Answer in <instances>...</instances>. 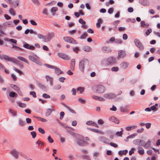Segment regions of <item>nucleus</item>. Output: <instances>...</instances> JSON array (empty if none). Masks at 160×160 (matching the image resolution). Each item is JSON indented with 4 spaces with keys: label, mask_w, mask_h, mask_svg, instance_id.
Returning <instances> with one entry per match:
<instances>
[{
    "label": "nucleus",
    "mask_w": 160,
    "mask_h": 160,
    "mask_svg": "<svg viewBox=\"0 0 160 160\" xmlns=\"http://www.w3.org/2000/svg\"><path fill=\"white\" fill-rule=\"evenodd\" d=\"M144 142V141L143 140L140 139H136L134 140L133 141V142L135 145H138V146H140V145L142 146L143 143Z\"/></svg>",
    "instance_id": "obj_15"
},
{
    "label": "nucleus",
    "mask_w": 160,
    "mask_h": 160,
    "mask_svg": "<svg viewBox=\"0 0 160 160\" xmlns=\"http://www.w3.org/2000/svg\"><path fill=\"white\" fill-rule=\"evenodd\" d=\"M87 37V33L86 32H85L81 36V37H80V38L81 39H85Z\"/></svg>",
    "instance_id": "obj_45"
},
{
    "label": "nucleus",
    "mask_w": 160,
    "mask_h": 160,
    "mask_svg": "<svg viewBox=\"0 0 160 160\" xmlns=\"http://www.w3.org/2000/svg\"><path fill=\"white\" fill-rule=\"evenodd\" d=\"M83 158L84 159H85L86 160H90V159L89 156L87 155H84L82 156Z\"/></svg>",
    "instance_id": "obj_62"
},
{
    "label": "nucleus",
    "mask_w": 160,
    "mask_h": 160,
    "mask_svg": "<svg viewBox=\"0 0 160 160\" xmlns=\"http://www.w3.org/2000/svg\"><path fill=\"white\" fill-rule=\"evenodd\" d=\"M42 13L44 14L48 15V9L47 8H44L42 10Z\"/></svg>",
    "instance_id": "obj_52"
},
{
    "label": "nucleus",
    "mask_w": 160,
    "mask_h": 160,
    "mask_svg": "<svg viewBox=\"0 0 160 160\" xmlns=\"http://www.w3.org/2000/svg\"><path fill=\"white\" fill-rule=\"evenodd\" d=\"M38 38L40 39H44V36L42 34L40 33L37 34Z\"/></svg>",
    "instance_id": "obj_47"
},
{
    "label": "nucleus",
    "mask_w": 160,
    "mask_h": 160,
    "mask_svg": "<svg viewBox=\"0 0 160 160\" xmlns=\"http://www.w3.org/2000/svg\"><path fill=\"white\" fill-rule=\"evenodd\" d=\"M92 98L96 100H98L100 101H104L105 100L104 98L95 95H93L92 96Z\"/></svg>",
    "instance_id": "obj_22"
},
{
    "label": "nucleus",
    "mask_w": 160,
    "mask_h": 160,
    "mask_svg": "<svg viewBox=\"0 0 160 160\" xmlns=\"http://www.w3.org/2000/svg\"><path fill=\"white\" fill-rule=\"evenodd\" d=\"M98 22L96 23V27L97 28H100L101 25L100 23H102V20L101 18H99L98 20Z\"/></svg>",
    "instance_id": "obj_37"
},
{
    "label": "nucleus",
    "mask_w": 160,
    "mask_h": 160,
    "mask_svg": "<svg viewBox=\"0 0 160 160\" xmlns=\"http://www.w3.org/2000/svg\"><path fill=\"white\" fill-rule=\"evenodd\" d=\"M11 115L13 118L16 117L17 116V112L15 110H11Z\"/></svg>",
    "instance_id": "obj_36"
},
{
    "label": "nucleus",
    "mask_w": 160,
    "mask_h": 160,
    "mask_svg": "<svg viewBox=\"0 0 160 160\" xmlns=\"http://www.w3.org/2000/svg\"><path fill=\"white\" fill-rule=\"evenodd\" d=\"M121 129L122 130L120 132H118L116 133V135H117L120 137H122V135L123 134V129L122 128H121Z\"/></svg>",
    "instance_id": "obj_49"
},
{
    "label": "nucleus",
    "mask_w": 160,
    "mask_h": 160,
    "mask_svg": "<svg viewBox=\"0 0 160 160\" xmlns=\"http://www.w3.org/2000/svg\"><path fill=\"white\" fill-rule=\"evenodd\" d=\"M54 110L53 109H48L47 110V111L46 112L45 116L46 117H48L49 115L50 114L52 113V111H54Z\"/></svg>",
    "instance_id": "obj_27"
},
{
    "label": "nucleus",
    "mask_w": 160,
    "mask_h": 160,
    "mask_svg": "<svg viewBox=\"0 0 160 160\" xmlns=\"http://www.w3.org/2000/svg\"><path fill=\"white\" fill-rule=\"evenodd\" d=\"M101 50L104 53H108L112 52L111 49L109 47L104 46L102 47Z\"/></svg>",
    "instance_id": "obj_13"
},
{
    "label": "nucleus",
    "mask_w": 160,
    "mask_h": 160,
    "mask_svg": "<svg viewBox=\"0 0 160 160\" xmlns=\"http://www.w3.org/2000/svg\"><path fill=\"white\" fill-rule=\"evenodd\" d=\"M115 96L114 94L112 93H106L103 95L104 98L107 99H111L114 98Z\"/></svg>",
    "instance_id": "obj_12"
},
{
    "label": "nucleus",
    "mask_w": 160,
    "mask_h": 160,
    "mask_svg": "<svg viewBox=\"0 0 160 160\" xmlns=\"http://www.w3.org/2000/svg\"><path fill=\"white\" fill-rule=\"evenodd\" d=\"M19 125L21 126H24L26 124L25 122L21 119H19L18 120Z\"/></svg>",
    "instance_id": "obj_35"
},
{
    "label": "nucleus",
    "mask_w": 160,
    "mask_h": 160,
    "mask_svg": "<svg viewBox=\"0 0 160 160\" xmlns=\"http://www.w3.org/2000/svg\"><path fill=\"white\" fill-rule=\"evenodd\" d=\"M90 129L91 131L94 132H97L102 134H103L104 133L103 132L101 131H99L97 129L90 128Z\"/></svg>",
    "instance_id": "obj_30"
},
{
    "label": "nucleus",
    "mask_w": 160,
    "mask_h": 160,
    "mask_svg": "<svg viewBox=\"0 0 160 160\" xmlns=\"http://www.w3.org/2000/svg\"><path fill=\"white\" fill-rule=\"evenodd\" d=\"M11 76L12 82H14L17 80V77L15 74L13 73L11 74Z\"/></svg>",
    "instance_id": "obj_33"
},
{
    "label": "nucleus",
    "mask_w": 160,
    "mask_h": 160,
    "mask_svg": "<svg viewBox=\"0 0 160 160\" xmlns=\"http://www.w3.org/2000/svg\"><path fill=\"white\" fill-rule=\"evenodd\" d=\"M16 14V12L15 10L13 8H11V15L13 16H15Z\"/></svg>",
    "instance_id": "obj_40"
},
{
    "label": "nucleus",
    "mask_w": 160,
    "mask_h": 160,
    "mask_svg": "<svg viewBox=\"0 0 160 160\" xmlns=\"http://www.w3.org/2000/svg\"><path fill=\"white\" fill-rule=\"evenodd\" d=\"M64 40L65 41L74 44H77L78 42L76 41L74 39L72 38L69 37H65L63 38Z\"/></svg>",
    "instance_id": "obj_6"
},
{
    "label": "nucleus",
    "mask_w": 160,
    "mask_h": 160,
    "mask_svg": "<svg viewBox=\"0 0 160 160\" xmlns=\"http://www.w3.org/2000/svg\"><path fill=\"white\" fill-rule=\"evenodd\" d=\"M13 69L16 71V72H18V73H19L20 74H22V72L20 71V70H19L18 69H17V68L13 67Z\"/></svg>",
    "instance_id": "obj_53"
},
{
    "label": "nucleus",
    "mask_w": 160,
    "mask_h": 160,
    "mask_svg": "<svg viewBox=\"0 0 160 160\" xmlns=\"http://www.w3.org/2000/svg\"><path fill=\"white\" fill-rule=\"evenodd\" d=\"M138 149V152L140 155H143L144 154V151L143 148L141 146H138L137 147Z\"/></svg>",
    "instance_id": "obj_24"
},
{
    "label": "nucleus",
    "mask_w": 160,
    "mask_h": 160,
    "mask_svg": "<svg viewBox=\"0 0 160 160\" xmlns=\"http://www.w3.org/2000/svg\"><path fill=\"white\" fill-rule=\"evenodd\" d=\"M58 55L59 57L64 60H68L69 59L68 56L65 54L58 53Z\"/></svg>",
    "instance_id": "obj_19"
},
{
    "label": "nucleus",
    "mask_w": 160,
    "mask_h": 160,
    "mask_svg": "<svg viewBox=\"0 0 160 160\" xmlns=\"http://www.w3.org/2000/svg\"><path fill=\"white\" fill-rule=\"evenodd\" d=\"M86 124L88 125L93 126L97 128L99 127L97 123L92 121H89L87 122Z\"/></svg>",
    "instance_id": "obj_23"
},
{
    "label": "nucleus",
    "mask_w": 160,
    "mask_h": 160,
    "mask_svg": "<svg viewBox=\"0 0 160 160\" xmlns=\"http://www.w3.org/2000/svg\"><path fill=\"white\" fill-rule=\"evenodd\" d=\"M141 26L143 28H147L149 26V24H148L145 23V22L143 21L141 22Z\"/></svg>",
    "instance_id": "obj_38"
},
{
    "label": "nucleus",
    "mask_w": 160,
    "mask_h": 160,
    "mask_svg": "<svg viewBox=\"0 0 160 160\" xmlns=\"http://www.w3.org/2000/svg\"><path fill=\"white\" fill-rule=\"evenodd\" d=\"M1 57L2 58L1 59H4L6 61H10V57L8 56L2 55L1 56Z\"/></svg>",
    "instance_id": "obj_29"
},
{
    "label": "nucleus",
    "mask_w": 160,
    "mask_h": 160,
    "mask_svg": "<svg viewBox=\"0 0 160 160\" xmlns=\"http://www.w3.org/2000/svg\"><path fill=\"white\" fill-rule=\"evenodd\" d=\"M137 127V126H127L126 127V129L128 131H130L132 129H133Z\"/></svg>",
    "instance_id": "obj_34"
},
{
    "label": "nucleus",
    "mask_w": 160,
    "mask_h": 160,
    "mask_svg": "<svg viewBox=\"0 0 160 160\" xmlns=\"http://www.w3.org/2000/svg\"><path fill=\"white\" fill-rule=\"evenodd\" d=\"M72 50L74 52H76V53H78L79 50V48L78 47L73 48Z\"/></svg>",
    "instance_id": "obj_54"
},
{
    "label": "nucleus",
    "mask_w": 160,
    "mask_h": 160,
    "mask_svg": "<svg viewBox=\"0 0 160 160\" xmlns=\"http://www.w3.org/2000/svg\"><path fill=\"white\" fill-rule=\"evenodd\" d=\"M82 49L85 51L88 52L92 51V48L88 46H85L82 48Z\"/></svg>",
    "instance_id": "obj_28"
},
{
    "label": "nucleus",
    "mask_w": 160,
    "mask_h": 160,
    "mask_svg": "<svg viewBox=\"0 0 160 160\" xmlns=\"http://www.w3.org/2000/svg\"><path fill=\"white\" fill-rule=\"evenodd\" d=\"M109 120L112 122H114V123L118 124L119 123V120L117 119L114 116H112L109 119Z\"/></svg>",
    "instance_id": "obj_21"
},
{
    "label": "nucleus",
    "mask_w": 160,
    "mask_h": 160,
    "mask_svg": "<svg viewBox=\"0 0 160 160\" xmlns=\"http://www.w3.org/2000/svg\"><path fill=\"white\" fill-rule=\"evenodd\" d=\"M98 139L100 141L104 143H107L108 141V139L106 138L103 136L99 137Z\"/></svg>",
    "instance_id": "obj_20"
},
{
    "label": "nucleus",
    "mask_w": 160,
    "mask_h": 160,
    "mask_svg": "<svg viewBox=\"0 0 160 160\" xmlns=\"http://www.w3.org/2000/svg\"><path fill=\"white\" fill-rule=\"evenodd\" d=\"M55 72L57 75H59L61 73V70L59 68H55Z\"/></svg>",
    "instance_id": "obj_39"
},
{
    "label": "nucleus",
    "mask_w": 160,
    "mask_h": 160,
    "mask_svg": "<svg viewBox=\"0 0 160 160\" xmlns=\"http://www.w3.org/2000/svg\"><path fill=\"white\" fill-rule=\"evenodd\" d=\"M151 141L150 140H148L147 142L143 143L142 146H143L145 149H148L150 148L151 145Z\"/></svg>",
    "instance_id": "obj_17"
},
{
    "label": "nucleus",
    "mask_w": 160,
    "mask_h": 160,
    "mask_svg": "<svg viewBox=\"0 0 160 160\" xmlns=\"http://www.w3.org/2000/svg\"><path fill=\"white\" fill-rule=\"evenodd\" d=\"M11 154L12 157V159H16L18 158L19 152L16 149H12L11 152Z\"/></svg>",
    "instance_id": "obj_9"
},
{
    "label": "nucleus",
    "mask_w": 160,
    "mask_h": 160,
    "mask_svg": "<svg viewBox=\"0 0 160 160\" xmlns=\"http://www.w3.org/2000/svg\"><path fill=\"white\" fill-rule=\"evenodd\" d=\"M118 57L120 58L125 57L126 55V52L123 50H119L118 52Z\"/></svg>",
    "instance_id": "obj_18"
},
{
    "label": "nucleus",
    "mask_w": 160,
    "mask_h": 160,
    "mask_svg": "<svg viewBox=\"0 0 160 160\" xmlns=\"http://www.w3.org/2000/svg\"><path fill=\"white\" fill-rule=\"evenodd\" d=\"M84 90V88L82 87H79L77 89V91H79L81 94H82Z\"/></svg>",
    "instance_id": "obj_50"
},
{
    "label": "nucleus",
    "mask_w": 160,
    "mask_h": 160,
    "mask_svg": "<svg viewBox=\"0 0 160 160\" xmlns=\"http://www.w3.org/2000/svg\"><path fill=\"white\" fill-rule=\"evenodd\" d=\"M115 43L118 44H121L122 43V41L120 39H116L115 40Z\"/></svg>",
    "instance_id": "obj_58"
},
{
    "label": "nucleus",
    "mask_w": 160,
    "mask_h": 160,
    "mask_svg": "<svg viewBox=\"0 0 160 160\" xmlns=\"http://www.w3.org/2000/svg\"><path fill=\"white\" fill-rule=\"evenodd\" d=\"M78 101L82 103H85L86 102V101L85 100L79 98L78 99Z\"/></svg>",
    "instance_id": "obj_63"
},
{
    "label": "nucleus",
    "mask_w": 160,
    "mask_h": 160,
    "mask_svg": "<svg viewBox=\"0 0 160 160\" xmlns=\"http://www.w3.org/2000/svg\"><path fill=\"white\" fill-rule=\"evenodd\" d=\"M111 70L112 71L117 72L119 70V68L118 67H113L111 68Z\"/></svg>",
    "instance_id": "obj_56"
},
{
    "label": "nucleus",
    "mask_w": 160,
    "mask_h": 160,
    "mask_svg": "<svg viewBox=\"0 0 160 160\" xmlns=\"http://www.w3.org/2000/svg\"><path fill=\"white\" fill-rule=\"evenodd\" d=\"M45 65L47 67L50 68H52V69H54L55 68V67L54 66L51 65L49 64H45Z\"/></svg>",
    "instance_id": "obj_60"
},
{
    "label": "nucleus",
    "mask_w": 160,
    "mask_h": 160,
    "mask_svg": "<svg viewBox=\"0 0 160 160\" xmlns=\"http://www.w3.org/2000/svg\"><path fill=\"white\" fill-rule=\"evenodd\" d=\"M30 94L32 95L33 97L34 98H36L37 97L36 92L34 91L30 92Z\"/></svg>",
    "instance_id": "obj_64"
},
{
    "label": "nucleus",
    "mask_w": 160,
    "mask_h": 160,
    "mask_svg": "<svg viewBox=\"0 0 160 160\" xmlns=\"http://www.w3.org/2000/svg\"><path fill=\"white\" fill-rule=\"evenodd\" d=\"M129 65L128 62L126 61H123L120 65V68L122 70L125 69L128 67Z\"/></svg>",
    "instance_id": "obj_14"
},
{
    "label": "nucleus",
    "mask_w": 160,
    "mask_h": 160,
    "mask_svg": "<svg viewBox=\"0 0 160 160\" xmlns=\"http://www.w3.org/2000/svg\"><path fill=\"white\" fill-rule=\"evenodd\" d=\"M12 48H13L15 50H22L23 49L18 46H17L15 45L12 44Z\"/></svg>",
    "instance_id": "obj_41"
},
{
    "label": "nucleus",
    "mask_w": 160,
    "mask_h": 160,
    "mask_svg": "<svg viewBox=\"0 0 160 160\" xmlns=\"http://www.w3.org/2000/svg\"><path fill=\"white\" fill-rule=\"evenodd\" d=\"M11 88L17 92H18L19 90V88L17 86L14 84H11Z\"/></svg>",
    "instance_id": "obj_31"
},
{
    "label": "nucleus",
    "mask_w": 160,
    "mask_h": 160,
    "mask_svg": "<svg viewBox=\"0 0 160 160\" xmlns=\"http://www.w3.org/2000/svg\"><path fill=\"white\" fill-rule=\"evenodd\" d=\"M54 32L48 33L47 35L44 36L43 42H48L50 41L54 37Z\"/></svg>",
    "instance_id": "obj_5"
},
{
    "label": "nucleus",
    "mask_w": 160,
    "mask_h": 160,
    "mask_svg": "<svg viewBox=\"0 0 160 160\" xmlns=\"http://www.w3.org/2000/svg\"><path fill=\"white\" fill-rule=\"evenodd\" d=\"M28 57L31 61L36 63L37 65L39 66L42 65V63L39 60V58L35 54L33 53L32 55H29Z\"/></svg>",
    "instance_id": "obj_2"
},
{
    "label": "nucleus",
    "mask_w": 160,
    "mask_h": 160,
    "mask_svg": "<svg viewBox=\"0 0 160 160\" xmlns=\"http://www.w3.org/2000/svg\"><path fill=\"white\" fill-rule=\"evenodd\" d=\"M46 81L49 82L50 85L52 86L53 85V78L52 77L49 75H46L45 77Z\"/></svg>",
    "instance_id": "obj_11"
},
{
    "label": "nucleus",
    "mask_w": 160,
    "mask_h": 160,
    "mask_svg": "<svg viewBox=\"0 0 160 160\" xmlns=\"http://www.w3.org/2000/svg\"><path fill=\"white\" fill-rule=\"evenodd\" d=\"M19 0H11V8H14L18 5Z\"/></svg>",
    "instance_id": "obj_10"
},
{
    "label": "nucleus",
    "mask_w": 160,
    "mask_h": 160,
    "mask_svg": "<svg viewBox=\"0 0 160 160\" xmlns=\"http://www.w3.org/2000/svg\"><path fill=\"white\" fill-rule=\"evenodd\" d=\"M76 32V30L73 29L69 31V33L71 35L74 34Z\"/></svg>",
    "instance_id": "obj_57"
},
{
    "label": "nucleus",
    "mask_w": 160,
    "mask_h": 160,
    "mask_svg": "<svg viewBox=\"0 0 160 160\" xmlns=\"http://www.w3.org/2000/svg\"><path fill=\"white\" fill-rule=\"evenodd\" d=\"M58 10V9L56 7H53L51 9V12L53 16L55 15V12L57 11Z\"/></svg>",
    "instance_id": "obj_26"
},
{
    "label": "nucleus",
    "mask_w": 160,
    "mask_h": 160,
    "mask_svg": "<svg viewBox=\"0 0 160 160\" xmlns=\"http://www.w3.org/2000/svg\"><path fill=\"white\" fill-rule=\"evenodd\" d=\"M94 89L95 92L100 94L103 93L106 90L105 88L101 85H98L95 86Z\"/></svg>",
    "instance_id": "obj_3"
},
{
    "label": "nucleus",
    "mask_w": 160,
    "mask_h": 160,
    "mask_svg": "<svg viewBox=\"0 0 160 160\" xmlns=\"http://www.w3.org/2000/svg\"><path fill=\"white\" fill-rule=\"evenodd\" d=\"M134 42L136 46L141 51L143 50L144 47L142 43L138 39L135 38L134 40Z\"/></svg>",
    "instance_id": "obj_4"
},
{
    "label": "nucleus",
    "mask_w": 160,
    "mask_h": 160,
    "mask_svg": "<svg viewBox=\"0 0 160 160\" xmlns=\"http://www.w3.org/2000/svg\"><path fill=\"white\" fill-rule=\"evenodd\" d=\"M64 106L72 113H74L75 112L74 110L70 108L69 106H67L65 104L64 105Z\"/></svg>",
    "instance_id": "obj_46"
},
{
    "label": "nucleus",
    "mask_w": 160,
    "mask_h": 160,
    "mask_svg": "<svg viewBox=\"0 0 160 160\" xmlns=\"http://www.w3.org/2000/svg\"><path fill=\"white\" fill-rule=\"evenodd\" d=\"M89 64V60L87 58H83L80 60L79 63V69L82 72L84 70L85 67L88 66Z\"/></svg>",
    "instance_id": "obj_1"
},
{
    "label": "nucleus",
    "mask_w": 160,
    "mask_h": 160,
    "mask_svg": "<svg viewBox=\"0 0 160 160\" xmlns=\"http://www.w3.org/2000/svg\"><path fill=\"white\" fill-rule=\"evenodd\" d=\"M137 135V133H134L133 134H132V135L128 136V138H129V139H132L134 138Z\"/></svg>",
    "instance_id": "obj_51"
},
{
    "label": "nucleus",
    "mask_w": 160,
    "mask_h": 160,
    "mask_svg": "<svg viewBox=\"0 0 160 160\" xmlns=\"http://www.w3.org/2000/svg\"><path fill=\"white\" fill-rule=\"evenodd\" d=\"M36 118L38 121H41L43 122H47V119L41 118L40 117H36Z\"/></svg>",
    "instance_id": "obj_42"
},
{
    "label": "nucleus",
    "mask_w": 160,
    "mask_h": 160,
    "mask_svg": "<svg viewBox=\"0 0 160 160\" xmlns=\"http://www.w3.org/2000/svg\"><path fill=\"white\" fill-rule=\"evenodd\" d=\"M74 136L77 138V142L78 144L80 146H82L84 143L82 136L78 134H74Z\"/></svg>",
    "instance_id": "obj_7"
},
{
    "label": "nucleus",
    "mask_w": 160,
    "mask_h": 160,
    "mask_svg": "<svg viewBox=\"0 0 160 160\" xmlns=\"http://www.w3.org/2000/svg\"><path fill=\"white\" fill-rule=\"evenodd\" d=\"M18 96L17 94L15 92L12 91H11L10 92V96L12 97L15 98Z\"/></svg>",
    "instance_id": "obj_43"
},
{
    "label": "nucleus",
    "mask_w": 160,
    "mask_h": 160,
    "mask_svg": "<svg viewBox=\"0 0 160 160\" xmlns=\"http://www.w3.org/2000/svg\"><path fill=\"white\" fill-rule=\"evenodd\" d=\"M31 135L32 136V138H34L36 136V133L34 131H32L31 132Z\"/></svg>",
    "instance_id": "obj_61"
},
{
    "label": "nucleus",
    "mask_w": 160,
    "mask_h": 160,
    "mask_svg": "<svg viewBox=\"0 0 160 160\" xmlns=\"http://www.w3.org/2000/svg\"><path fill=\"white\" fill-rule=\"evenodd\" d=\"M23 47L26 49L30 50H34L35 48L34 46L30 45L26 42H24L23 43Z\"/></svg>",
    "instance_id": "obj_16"
},
{
    "label": "nucleus",
    "mask_w": 160,
    "mask_h": 160,
    "mask_svg": "<svg viewBox=\"0 0 160 160\" xmlns=\"http://www.w3.org/2000/svg\"><path fill=\"white\" fill-rule=\"evenodd\" d=\"M61 86L60 85L57 84L53 88V89L54 90H58L61 88Z\"/></svg>",
    "instance_id": "obj_44"
},
{
    "label": "nucleus",
    "mask_w": 160,
    "mask_h": 160,
    "mask_svg": "<svg viewBox=\"0 0 160 160\" xmlns=\"http://www.w3.org/2000/svg\"><path fill=\"white\" fill-rule=\"evenodd\" d=\"M42 97L45 98H50V95L45 93H43L42 94Z\"/></svg>",
    "instance_id": "obj_55"
},
{
    "label": "nucleus",
    "mask_w": 160,
    "mask_h": 160,
    "mask_svg": "<svg viewBox=\"0 0 160 160\" xmlns=\"http://www.w3.org/2000/svg\"><path fill=\"white\" fill-rule=\"evenodd\" d=\"M18 58L20 60L23 61L27 63H28V62L27 60L25 58L19 56L18 57Z\"/></svg>",
    "instance_id": "obj_48"
},
{
    "label": "nucleus",
    "mask_w": 160,
    "mask_h": 160,
    "mask_svg": "<svg viewBox=\"0 0 160 160\" xmlns=\"http://www.w3.org/2000/svg\"><path fill=\"white\" fill-rule=\"evenodd\" d=\"M75 60L74 59H72L71 60V68L72 70H74V69Z\"/></svg>",
    "instance_id": "obj_25"
},
{
    "label": "nucleus",
    "mask_w": 160,
    "mask_h": 160,
    "mask_svg": "<svg viewBox=\"0 0 160 160\" xmlns=\"http://www.w3.org/2000/svg\"><path fill=\"white\" fill-rule=\"evenodd\" d=\"M116 58L113 57H110L107 60V63L108 65L114 64L116 63Z\"/></svg>",
    "instance_id": "obj_8"
},
{
    "label": "nucleus",
    "mask_w": 160,
    "mask_h": 160,
    "mask_svg": "<svg viewBox=\"0 0 160 160\" xmlns=\"http://www.w3.org/2000/svg\"><path fill=\"white\" fill-rule=\"evenodd\" d=\"M38 131L39 132L42 134H44L45 133L44 130L41 128H38Z\"/></svg>",
    "instance_id": "obj_59"
},
{
    "label": "nucleus",
    "mask_w": 160,
    "mask_h": 160,
    "mask_svg": "<svg viewBox=\"0 0 160 160\" xmlns=\"http://www.w3.org/2000/svg\"><path fill=\"white\" fill-rule=\"evenodd\" d=\"M128 110V108L127 106H124L121 107L120 108V111L122 112H125Z\"/></svg>",
    "instance_id": "obj_32"
}]
</instances>
